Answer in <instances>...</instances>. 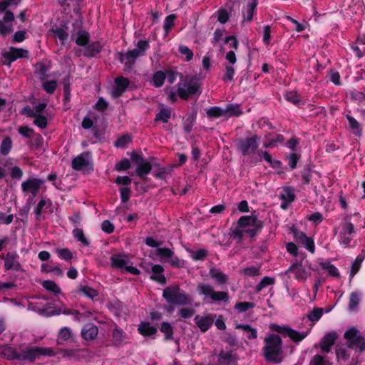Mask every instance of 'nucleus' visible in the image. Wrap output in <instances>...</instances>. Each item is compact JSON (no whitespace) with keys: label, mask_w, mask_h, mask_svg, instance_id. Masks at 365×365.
I'll return each instance as SVG.
<instances>
[{"label":"nucleus","mask_w":365,"mask_h":365,"mask_svg":"<svg viewBox=\"0 0 365 365\" xmlns=\"http://www.w3.org/2000/svg\"><path fill=\"white\" fill-rule=\"evenodd\" d=\"M98 333V327L92 324L84 326L81 331V335L86 340H93Z\"/></svg>","instance_id":"nucleus-24"},{"label":"nucleus","mask_w":365,"mask_h":365,"mask_svg":"<svg viewBox=\"0 0 365 365\" xmlns=\"http://www.w3.org/2000/svg\"><path fill=\"white\" fill-rule=\"evenodd\" d=\"M348 220L349 217H346L344 222L341 224V231L340 234L351 235L354 232V225Z\"/></svg>","instance_id":"nucleus-42"},{"label":"nucleus","mask_w":365,"mask_h":365,"mask_svg":"<svg viewBox=\"0 0 365 365\" xmlns=\"http://www.w3.org/2000/svg\"><path fill=\"white\" fill-rule=\"evenodd\" d=\"M200 85L195 78L187 76L178 83V94L183 100H187L195 95L200 89Z\"/></svg>","instance_id":"nucleus-3"},{"label":"nucleus","mask_w":365,"mask_h":365,"mask_svg":"<svg viewBox=\"0 0 365 365\" xmlns=\"http://www.w3.org/2000/svg\"><path fill=\"white\" fill-rule=\"evenodd\" d=\"M259 229L257 220L254 216H242L237 221L236 227L232 230V237L238 242L244 237H254Z\"/></svg>","instance_id":"nucleus-1"},{"label":"nucleus","mask_w":365,"mask_h":365,"mask_svg":"<svg viewBox=\"0 0 365 365\" xmlns=\"http://www.w3.org/2000/svg\"><path fill=\"white\" fill-rule=\"evenodd\" d=\"M34 123L40 128H45L47 126V118L41 114H36L34 117Z\"/></svg>","instance_id":"nucleus-50"},{"label":"nucleus","mask_w":365,"mask_h":365,"mask_svg":"<svg viewBox=\"0 0 365 365\" xmlns=\"http://www.w3.org/2000/svg\"><path fill=\"white\" fill-rule=\"evenodd\" d=\"M282 341L279 336L271 334L264 339L263 354L266 360L279 363L282 360Z\"/></svg>","instance_id":"nucleus-2"},{"label":"nucleus","mask_w":365,"mask_h":365,"mask_svg":"<svg viewBox=\"0 0 365 365\" xmlns=\"http://www.w3.org/2000/svg\"><path fill=\"white\" fill-rule=\"evenodd\" d=\"M148 47V43L145 41H140L135 48L128 51L125 54H120V60L122 63H125V65H131L134 63L135 59L140 55Z\"/></svg>","instance_id":"nucleus-7"},{"label":"nucleus","mask_w":365,"mask_h":365,"mask_svg":"<svg viewBox=\"0 0 365 365\" xmlns=\"http://www.w3.org/2000/svg\"><path fill=\"white\" fill-rule=\"evenodd\" d=\"M337 335L335 332H329L324 336L319 343V347L323 352L328 353L334 344Z\"/></svg>","instance_id":"nucleus-20"},{"label":"nucleus","mask_w":365,"mask_h":365,"mask_svg":"<svg viewBox=\"0 0 365 365\" xmlns=\"http://www.w3.org/2000/svg\"><path fill=\"white\" fill-rule=\"evenodd\" d=\"M130 163L126 158L123 159L122 160H120V162H118L115 165V169L118 171H122V170H128V168H130Z\"/></svg>","instance_id":"nucleus-63"},{"label":"nucleus","mask_w":365,"mask_h":365,"mask_svg":"<svg viewBox=\"0 0 365 365\" xmlns=\"http://www.w3.org/2000/svg\"><path fill=\"white\" fill-rule=\"evenodd\" d=\"M348 120V128L350 131L356 136H360L362 133V128L361 124L352 116L349 115H346Z\"/></svg>","instance_id":"nucleus-28"},{"label":"nucleus","mask_w":365,"mask_h":365,"mask_svg":"<svg viewBox=\"0 0 365 365\" xmlns=\"http://www.w3.org/2000/svg\"><path fill=\"white\" fill-rule=\"evenodd\" d=\"M286 99L294 105H297L300 102V98L295 91H290L286 93Z\"/></svg>","instance_id":"nucleus-59"},{"label":"nucleus","mask_w":365,"mask_h":365,"mask_svg":"<svg viewBox=\"0 0 365 365\" xmlns=\"http://www.w3.org/2000/svg\"><path fill=\"white\" fill-rule=\"evenodd\" d=\"M170 115L171 112L169 109L162 108L156 115L155 120H161L164 123H167L170 118Z\"/></svg>","instance_id":"nucleus-46"},{"label":"nucleus","mask_w":365,"mask_h":365,"mask_svg":"<svg viewBox=\"0 0 365 365\" xmlns=\"http://www.w3.org/2000/svg\"><path fill=\"white\" fill-rule=\"evenodd\" d=\"M323 314V309L322 308H314L312 311H311L307 315L308 319L314 322H317Z\"/></svg>","instance_id":"nucleus-47"},{"label":"nucleus","mask_w":365,"mask_h":365,"mask_svg":"<svg viewBox=\"0 0 365 365\" xmlns=\"http://www.w3.org/2000/svg\"><path fill=\"white\" fill-rule=\"evenodd\" d=\"M164 269L161 265L155 264L152 267L153 275L151 278L161 284L165 283V277H164L163 272Z\"/></svg>","instance_id":"nucleus-32"},{"label":"nucleus","mask_w":365,"mask_h":365,"mask_svg":"<svg viewBox=\"0 0 365 365\" xmlns=\"http://www.w3.org/2000/svg\"><path fill=\"white\" fill-rule=\"evenodd\" d=\"M359 303V297L356 293H351L349 298V307L351 310L356 309Z\"/></svg>","instance_id":"nucleus-61"},{"label":"nucleus","mask_w":365,"mask_h":365,"mask_svg":"<svg viewBox=\"0 0 365 365\" xmlns=\"http://www.w3.org/2000/svg\"><path fill=\"white\" fill-rule=\"evenodd\" d=\"M131 158L138 165L136 169L138 175L144 178L150 172L152 169L151 164L135 153H133Z\"/></svg>","instance_id":"nucleus-13"},{"label":"nucleus","mask_w":365,"mask_h":365,"mask_svg":"<svg viewBox=\"0 0 365 365\" xmlns=\"http://www.w3.org/2000/svg\"><path fill=\"white\" fill-rule=\"evenodd\" d=\"M110 261L113 267L122 269H124L125 266L128 264H129V260L128 257L126 256L120 255L112 256L110 258Z\"/></svg>","instance_id":"nucleus-29"},{"label":"nucleus","mask_w":365,"mask_h":365,"mask_svg":"<svg viewBox=\"0 0 365 365\" xmlns=\"http://www.w3.org/2000/svg\"><path fill=\"white\" fill-rule=\"evenodd\" d=\"M73 234L74 237L77 240L80 241L84 245H88V244H89L88 241L86 238L84 233L81 229H79V228L74 229L73 231Z\"/></svg>","instance_id":"nucleus-54"},{"label":"nucleus","mask_w":365,"mask_h":365,"mask_svg":"<svg viewBox=\"0 0 365 365\" xmlns=\"http://www.w3.org/2000/svg\"><path fill=\"white\" fill-rule=\"evenodd\" d=\"M259 140V138L257 135H253L251 138L244 140H240L237 144L238 149L244 155L254 153L258 148Z\"/></svg>","instance_id":"nucleus-10"},{"label":"nucleus","mask_w":365,"mask_h":365,"mask_svg":"<svg viewBox=\"0 0 365 365\" xmlns=\"http://www.w3.org/2000/svg\"><path fill=\"white\" fill-rule=\"evenodd\" d=\"M195 314V309L191 307H182L178 310V315L182 319L190 318Z\"/></svg>","instance_id":"nucleus-55"},{"label":"nucleus","mask_w":365,"mask_h":365,"mask_svg":"<svg viewBox=\"0 0 365 365\" xmlns=\"http://www.w3.org/2000/svg\"><path fill=\"white\" fill-rule=\"evenodd\" d=\"M43 184V180L37 178H30L21 184L22 190L24 192H31L34 197Z\"/></svg>","instance_id":"nucleus-16"},{"label":"nucleus","mask_w":365,"mask_h":365,"mask_svg":"<svg viewBox=\"0 0 365 365\" xmlns=\"http://www.w3.org/2000/svg\"><path fill=\"white\" fill-rule=\"evenodd\" d=\"M155 254L160 257L161 262L168 261L172 266L182 267L185 264L183 260L174 257V252L169 248H157Z\"/></svg>","instance_id":"nucleus-9"},{"label":"nucleus","mask_w":365,"mask_h":365,"mask_svg":"<svg viewBox=\"0 0 365 365\" xmlns=\"http://www.w3.org/2000/svg\"><path fill=\"white\" fill-rule=\"evenodd\" d=\"M131 141V139L130 136L128 135H123L119 138L115 142V146L119 147V148H123L126 146L128 143H130Z\"/></svg>","instance_id":"nucleus-62"},{"label":"nucleus","mask_w":365,"mask_h":365,"mask_svg":"<svg viewBox=\"0 0 365 365\" xmlns=\"http://www.w3.org/2000/svg\"><path fill=\"white\" fill-rule=\"evenodd\" d=\"M225 58L227 63L225 64V73L222 77L224 81H231L233 80L235 74L234 64L237 61L236 55L234 51H230L226 53Z\"/></svg>","instance_id":"nucleus-12"},{"label":"nucleus","mask_w":365,"mask_h":365,"mask_svg":"<svg viewBox=\"0 0 365 365\" xmlns=\"http://www.w3.org/2000/svg\"><path fill=\"white\" fill-rule=\"evenodd\" d=\"M288 272L293 273L294 277L300 281H305L310 276V272H307L301 264L292 265L289 268Z\"/></svg>","instance_id":"nucleus-21"},{"label":"nucleus","mask_w":365,"mask_h":365,"mask_svg":"<svg viewBox=\"0 0 365 365\" xmlns=\"http://www.w3.org/2000/svg\"><path fill=\"white\" fill-rule=\"evenodd\" d=\"M328 362L320 355H315L311 362L310 365H327Z\"/></svg>","instance_id":"nucleus-64"},{"label":"nucleus","mask_w":365,"mask_h":365,"mask_svg":"<svg viewBox=\"0 0 365 365\" xmlns=\"http://www.w3.org/2000/svg\"><path fill=\"white\" fill-rule=\"evenodd\" d=\"M344 338L349 341V347L357 348L360 351L365 349L364 339L356 329L354 327L349 329L344 334Z\"/></svg>","instance_id":"nucleus-8"},{"label":"nucleus","mask_w":365,"mask_h":365,"mask_svg":"<svg viewBox=\"0 0 365 365\" xmlns=\"http://www.w3.org/2000/svg\"><path fill=\"white\" fill-rule=\"evenodd\" d=\"M295 198L293 190L290 187H284L282 192L280 195V199L284 201L281 205V207L284 210L287 209V205L294 201Z\"/></svg>","instance_id":"nucleus-26"},{"label":"nucleus","mask_w":365,"mask_h":365,"mask_svg":"<svg viewBox=\"0 0 365 365\" xmlns=\"http://www.w3.org/2000/svg\"><path fill=\"white\" fill-rule=\"evenodd\" d=\"M60 352L63 358H75L79 360L87 355L88 351L86 349H63L61 350Z\"/></svg>","instance_id":"nucleus-23"},{"label":"nucleus","mask_w":365,"mask_h":365,"mask_svg":"<svg viewBox=\"0 0 365 365\" xmlns=\"http://www.w3.org/2000/svg\"><path fill=\"white\" fill-rule=\"evenodd\" d=\"M219 362L221 365H236L235 357L230 352H220Z\"/></svg>","instance_id":"nucleus-33"},{"label":"nucleus","mask_w":365,"mask_h":365,"mask_svg":"<svg viewBox=\"0 0 365 365\" xmlns=\"http://www.w3.org/2000/svg\"><path fill=\"white\" fill-rule=\"evenodd\" d=\"M308 334V331L299 332L289 328L287 336L294 342H299L303 340Z\"/></svg>","instance_id":"nucleus-35"},{"label":"nucleus","mask_w":365,"mask_h":365,"mask_svg":"<svg viewBox=\"0 0 365 365\" xmlns=\"http://www.w3.org/2000/svg\"><path fill=\"white\" fill-rule=\"evenodd\" d=\"M138 330L143 336H152L157 332V329L149 322H141L138 325Z\"/></svg>","instance_id":"nucleus-30"},{"label":"nucleus","mask_w":365,"mask_h":365,"mask_svg":"<svg viewBox=\"0 0 365 365\" xmlns=\"http://www.w3.org/2000/svg\"><path fill=\"white\" fill-rule=\"evenodd\" d=\"M209 274L210 277L219 284H226L228 280L227 275L217 268H210L209 270Z\"/></svg>","instance_id":"nucleus-25"},{"label":"nucleus","mask_w":365,"mask_h":365,"mask_svg":"<svg viewBox=\"0 0 365 365\" xmlns=\"http://www.w3.org/2000/svg\"><path fill=\"white\" fill-rule=\"evenodd\" d=\"M72 168L76 170L89 172L93 170L92 160L88 153H82L72 160Z\"/></svg>","instance_id":"nucleus-11"},{"label":"nucleus","mask_w":365,"mask_h":365,"mask_svg":"<svg viewBox=\"0 0 365 365\" xmlns=\"http://www.w3.org/2000/svg\"><path fill=\"white\" fill-rule=\"evenodd\" d=\"M29 51L27 50L14 47H10L8 51L2 52V56L9 61V66L11 62L19 58L27 57Z\"/></svg>","instance_id":"nucleus-14"},{"label":"nucleus","mask_w":365,"mask_h":365,"mask_svg":"<svg viewBox=\"0 0 365 365\" xmlns=\"http://www.w3.org/2000/svg\"><path fill=\"white\" fill-rule=\"evenodd\" d=\"M294 237L295 241L304 245L312 253L314 252V244L312 238L308 237L304 232H299L293 228Z\"/></svg>","instance_id":"nucleus-17"},{"label":"nucleus","mask_w":365,"mask_h":365,"mask_svg":"<svg viewBox=\"0 0 365 365\" xmlns=\"http://www.w3.org/2000/svg\"><path fill=\"white\" fill-rule=\"evenodd\" d=\"M51 205V202L48 200H41L38 205H36V207L35 208V214L36 216L37 220H39L41 213L43 211V209L45 207H48Z\"/></svg>","instance_id":"nucleus-43"},{"label":"nucleus","mask_w":365,"mask_h":365,"mask_svg":"<svg viewBox=\"0 0 365 365\" xmlns=\"http://www.w3.org/2000/svg\"><path fill=\"white\" fill-rule=\"evenodd\" d=\"M166 78L165 73L163 71H158L153 76V82L155 86L160 87Z\"/></svg>","instance_id":"nucleus-41"},{"label":"nucleus","mask_w":365,"mask_h":365,"mask_svg":"<svg viewBox=\"0 0 365 365\" xmlns=\"http://www.w3.org/2000/svg\"><path fill=\"white\" fill-rule=\"evenodd\" d=\"M129 85V80L123 77L117 78L115 81V86L111 91L113 98L121 96Z\"/></svg>","instance_id":"nucleus-19"},{"label":"nucleus","mask_w":365,"mask_h":365,"mask_svg":"<svg viewBox=\"0 0 365 365\" xmlns=\"http://www.w3.org/2000/svg\"><path fill=\"white\" fill-rule=\"evenodd\" d=\"M363 259H364V257L361 255H359L356 258L354 262H353V264L351 265V273H350V275L351 277H353L356 274V273L359 271Z\"/></svg>","instance_id":"nucleus-56"},{"label":"nucleus","mask_w":365,"mask_h":365,"mask_svg":"<svg viewBox=\"0 0 365 365\" xmlns=\"http://www.w3.org/2000/svg\"><path fill=\"white\" fill-rule=\"evenodd\" d=\"M199 294L204 296L205 299H210L212 302L229 301L228 294L225 292L215 291L214 287L207 283H199L197 286Z\"/></svg>","instance_id":"nucleus-4"},{"label":"nucleus","mask_w":365,"mask_h":365,"mask_svg":"<svg viewBox=\"0 0 365 365\" xmlns=\"http://www.w3.org/2000/svg\"><path fill=\"white\" fill-rule=\"evenodd\" d=\"M4 354L7 358L10 359H19V356H20V351H18L16 349L8 346L4 349Z\"/></svg>","instance_id":"nucleus-52"},{"label":"nucleus","mask_w":365,"mask_h":365,"mask_svg":"<svg viewBox=\"0 0 365 365\" xmlns=\"http://www.w3.org/2000/svg\"><path fill=\"white\" fill-rule=\"evenodd\" d=\"M78 292L91 299H93L98 295L97 290L88 286H80Z\"/></svg>","instance_id":"nucleus-34"},{"label":"nucleus","mask_w":365,"mask_h":365,"mask_svg":"<svg viewBox=\"0 0 365 365\" xmlns=\"http://www.w3.org/2000/svg\"><path fill=\"white\" fill-rule=\"evenodd\" d=\"M179 51L182 56H185V58L187 61H189L192 58L193 53L187 46H180L179 47Z\"/></svg>","instance_id":"nucleus-60"},{"label":"nucleus","mask_w":365,"mask_h":365,"mask_svg":"<svg viewBox=\"0 0 365 365\" xmlns=\"http://www.w3.org/2000/svg\"><path fill=\"white\" fill-rule=\"evenodd\" d=\"M73 339V333L68 327L62 328L58 334V344H63Z\"/></svg>","instance_id":"nucleus-31"},{"label":"nucleus","mask_w":365,"mask_h":365,"mask_svg":"<svg viewBox=\"0 0 365 365\" xmlns=\"http://www.w3.org/2000/svg\"><path fill=\"white\" fill-rule=\"evenodd\" d=\"M89 39V34L85 31L78 32L75 36V41L79 46H85Z\"/></svg>","instance_id":"nucleus-37"},{"label":"nucleus","mask_w":365,"mask_h":365,"mask_svg":"<svg viewBox=\"0 0 365 365\" xmlns=\"http://www.w3.org/2000/svg\"><path fill=\"white\" fill-rule=\"evenodd\" d=\"M256 6H257L256 0H253L251 3H250L247 5V6L245 9V11L244 13L245 18L247 21H251L252 20L253 14H254Z\"/></svg>","instance_id":"nucleus-38"},{"label":"nucleus","mask_w":365,"mask_h":365,"mask_svg":"<svg viewBox=\"0 0 365 365\" xmlns=\"http://www.w3.org/2000/svg\"><path fill=\"white\" fill-rule=\"evenodd\" d=\"M274 279L269 277H264L262 281L256 286V291L257 292H260L263 288H264L267 285H270L274 284Z\"/></svg>","instance_id":"nucleus-57"},{"label":"nucleus","mask_w":365,"mask_h":365,"mask_svg":"<svg viewBox=\"0 0 365 365\" xmlns=\"http://www.w3.org/2000/svg\"><path fill=\"white\" fill-rule=\"evenodd\" d=\"M101 47L102 46L99 42H94L86 48V55L88 56H93L101 51Z\"/></svg>","instance_id":"nucleus-39"},{"label":"nucleus","mask_w":365,"mask_h":365,"mask_svg":"<svg viewBox=\"0 0 365 365\" xmlns=\"http://www.w3.org/2000/svg\"><path fill=\"white\" fill-rule=\"evenodd\" d=\"M322 268L329 273L330 276L339 277V273L337 269L329 262H322L320 263Z\"/></svg>","instance_id":"nucleus-40"},{"label":"nucleus","mask_w":365,"mask_h":365,"mask_svg":"<svg viewBox=\"0 0 365 365\" xmlns=\"http://www.w3.org/2000/svg\"><path fill=\"white\" fill-rule=\"evenodd\" d=\"M160 331L165 334V339H170L173 338V329L170 323L163 322L160 327Z\"/></svg>","instance_id":"nucleus-45"},{"label":"nucleus","mask_w":365,"mask_h":365,"mask_svg":"<svg viewBox=\"0 0 365 365\" xmlns=\"http://www.w3.org/2000/svg\"><path fill=\"white\" fill-rule=\"evenodd\" d=\"M36 68L40 78L43 80L46 77L48 67L43 63H38L36 65Z\"/></svg>","instance_id":"nucleus-58"},{"label":"nucleus","mask_w":365,"mask_h":365,"mask_svg":"<svg viewBox=\"0 0 365 365\" xmlns=\"http://www.w3.org/2000/svg\"><path fill=\"white\" fill-rule=\"evenodd\" d=\"M190 252L192 259L195 261L204 259L207 255V251L205 249H200L196 251L190 250Z\"/></svg>","instance_id":"nucleus-49"},{"label":"nucleus","mask_w":365,"mask_h":365,"mask_svg":"<svg viewBox=\"0 0 365 365\" xmlns=\"http://www.w3.org/2000/svg\"><path fill=\"white\" fill-rule=\"evenodd\" d=\"M12 147V140L9 137L4 138L2 140L0 150L3 155H7Z\"/></svg>","instance_id":"nucleus-44"},{"label":"nucleus","mask_w":365,"mask_h":365,"mask_svg":"<svg viewBox=\"0 0 365 365\" xmlns=\"http://www.w3.org/2000/svg\"><path fill=\"white\" fill-rule=\"evenodd\" d=\"M163 297L169 303L186 305L191 303L190 297L181 292L178 287H168L163 294Z\"/></svg>","instance_id":"nucleus-5"},{"label":"nucleus","mask_w":365,"mask_h":365,"mask_svg":"<svg viewBox=\"0 0 365 365\" xmlns=\"http://www.w3.org/2000/svg\"><path fill=\"white\" fill-rule=\"evenodd\" d=\"M41 270L44 272H53L57 276H63V271L60 267L55 266H49L47 264H43L41 266Z\"/></svg>","instance_id":"nucleus-51"},{"label":"nucleus","mask_w":365,"mask_h":365,"mask_svg":"<svg viewBox=\"0 0 365 365\" xmlns=\"http://www.w3.org/2000/svg\"><path fill=\"white\" fill-rule=\"evenodd\" d=\"M194 321L202 332L207 331L213 324L214 318L211 314L196 315Z\"/></svg>","instance_id":"nucleus-15"},{"label":"nucleus","mask_w":365,"mask_h":365,"mask_svg":"<svg viewBox=\"0 0 365 365\" xmlns=\"http://www.w3.org/2000/svg\"><path fill=\"white\" fill-rule=\"evenodd\" d=\"M54 356L55 353L51 349L42 347L27 346L20 350L19 360L33 361L40 356Z\"/></svg>","instance_id":"nucleus-6"},{"label":"nucleus","mask_w":365,"mask_h":365,"mask_svg":"<svg viewBox=\"0 0 365 365\" xmlns=\"http://www.w3.org/2000/svg\"><path fill=\"white\" fill-rule=\"evenodd\" d=\"M43 287L48 291L52 292L55 294H59L61 289L58 285L53 281L46 280L43 282Z\"/></svg>","instance_id":"nucleus-48"},{"label":"nucleus","mask_w":365,"mask_h":365,"mask_svg":"<svg viewBox=\"0 0 365 365\" xmlns=\"http://www.w3.org/2000/svg\"><path fill=\"white\" fill-rule=\"evenodd\" d=\"M207 114L210 117L218 118L226 115V111L218 107H212L207 110Z\"/></svg>","instance_id":"nucleus-53"},{"label":"nucleus","mask_w":365,"mask_h":365,"mask_svg":"<svg viewBox=\"0 0 365 365\" xmlns=\"http://www.w3.org/2000/svg\"><path fill=\"white\" fill-rule=\"evenodd\" d=\"M127 335L122 329L115 327L113 332V343L116 346H121L126 343Z\"/></svg>","instance_id":"nucleus-27"},{"label":"nucleus","mask_w":365,"mask_h":365,"mask_svg":"<svg viewBox=\"0 0 365 365\" xmlns=\"http://www.w3.org/2000/svg\"><path fill=\"white\" fill-rule=\"evenodd\" d=\"M14 21V14L11 11H7L4 16L3 21H0V34L6 35L13 31V21Z\"/></svg>","instance_id":"nucleus-18"},{"label":"nucleus","mask_w":365,"mask_h":365,"mask_svg":"<svg viewBox=\"0 0 365 365\" xmlns=\"http://www.w3.org/2000/svg\"><path fill=\"white\" fill-rule=\"evenodd\" d=\"M18 255L16 253H8L5 257L4 267L6 270L15 269L19 270L20 263L18 261Z\"/></svg>","instance_id":"nucleus-22"},{"label":"nucleus","mask_w":365,"mask_h":365,"mask_svg":"<svg viewBox=\"0 0 365 365\" xmlns=\"http://www.w3.org/2000/svg\"><path fill=\"white\" fill-rule=\"evenodd\" d=\"M236 329H242L247 334V337L250 339H256L257 336V332L256 329L251 327L248 324H237Z\"/></svg>","instance_id":"nucleus-36"}]
</instances>
